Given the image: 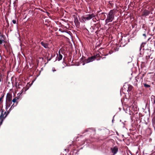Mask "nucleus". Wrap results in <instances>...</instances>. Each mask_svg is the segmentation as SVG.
I'll use <instances>...</instances> for the list:
<instances>
[{"label": "nucleus", "instance_id": "obj_1", "mask_svg": "<svg viewBox=\"0 0 155 155\" xmlns=\"http://www.w3.org/2000/svg\"><path fill=\"white\" fill-rule=\"evenodd\" d=\"M116 12L114 9L111 10L107 14V17L105 20L106 24L112 22L114 18Z\"/></svg>", "mask_w": 155, "mask_h": 155}, {"label": "nucleus", "instance_id": "obj_2", "mask_svg": "<svg viewBox=\"0 0 155 155\" xmlns=\"http://www.w3.org/2000/svg\"><path fill=\"white\" fill-rule=\"evenodd\" d=\"M133 88V87L130 85L128 84L127 85H125L124 86L123 90L125 93L126 91L129 93L130 91Z\"/></svg>", "mask_w": 155, "mask_h": 155}, {"label": "nucleus", "instance_id": "obj_3", "mask_svg": "<svg viewBox=\"0 0 155 155\" xmlns=\"http://www.w3.org/2000/svg\"><path fill=\"white\" fill-rule=\"evenodd\" d=\"M95 17V15L93 14H89L87 15L85 17H83V19L85 21L89 20Z\"/></svg>", "mask_w": 155, "mask_h": 155}, {"label": "nucleus", "instance_id": "obj_4", "mask_svg": "<svg viewBox=\"0 0 155 155\" xmlns=\"http://www.w3.org/2000/svg\"><path fill=\"white\" fill-rule=\"evenodd\" d=\"M143 54L147 59H149L151 55V51L149 50H146L143 52Z\"/></svg>", "mask_w": 155, "mask_h": 155}, {"label": "nucleus", "instance_id": "obj_5", "mask_svg": "<svg viewBox=\"0 0 155 155\" xmlns=\"http://www.w3.org/2000/svg\"><path fill=\"white\" fill-rule=\"evenodd\" d=\"M110 150L111 153H113L111 155H115L117 153L118 151V148L116 146H115L113 148H111L110 149Z\"/></svg>", "mask_w": 155, "mask_h": 155}, {"label": "nucleus", "instance_id": "obj_6", "mask_svg": "<svg viewBox=\"0 0 155 155\" xmlns=\"http://www.w3.org/2000/svg\"><path fill=\"white\" fill-rule=\"evenodd\" d=\"M96 57L95 56H92L91 57L85 59V61L86 63H88L89 62L93 61L96 58Z\"/></svg>", "mask_w": 155, "mask_h": 155}, {"label": "nucleus", "instance_id": "obj_7", "mask_svg": "<svg viewBox=\"0 0 155 155\" xmlns=\"http://www.w3.org/2000/svg\"><path fill=\"white\" fill-rule=\"evenodd\" d=\"M63 58L62 55L61 54L60 50L58 52V54H57V57L56 58V60H58V61L61 60Z\"/></svg>", "mask_w": 155, "mask_h": 155}, {"label": "nucleus", "instance_id": "obj_8", "mask_svg": "<svg viewBox=\"0 0 155 155\" xmlns=\"http://www.w3.org/2000/svg\"><path fill=\"white\" fill-rule=\"evenodd\" d=\"M150 14V11L147 10H145L143 12L142 15L147 16Z\"/></svg>", "mask_w": 155, "mask_h": 155}, {"label": "nucleus", "instance_id": "obj_9", "mask_svg": "<svg viewBox=\"0 0 155 155\" xmlns=\"http://www.w3.org/2000/svg\"><path fill=\"white\" fill-rule=\"evenodd\" d=\"M12 98V96L9 94H8L7 95L6 99L8 101H11Z\"/></svg>", "mask_w": 155, "mask_h": 155}, {"label": "nucleus", "instance_id": "obj_10", "mask_svg": "<svg viewBox=\"0 0 155 155\" xmlns=\"http://www.w3.org/2000/svg\"><path fill=\"white\" fill-rule=\"evenodd\" d=\"M41 45L43 46L45 48H48V44L47 43H45L44 41H41Z\"/></svg>", "mask_w": 155, "mask_h": 155}, {"label": "nucleus", "instance_id": "obj_11", "mask_svg": "<svg viewBox=\"0 0 155 155\" xmlns=\"http://www.w3.org/2000/svg\"><path fill=\"white\" fill-rule=\"evenodd\" d=\"M146 44V43H143L141 45L140 48V55H142V53H141V50H142V51H143L144 49V45H145Z\"/></svg>", "mask_w": 155, "mask_h": 155}, {"label": "nucleus", "instance_id": "obj_12", "mask_svg": "<svg viewBox=\"0 0 155 155\" xmlns=\"http://www.w3.org/2000/svg\"><path fill=\"white\" fill-rule=\"evenodd\" d=\"M74 22L76 25H78L79 23L78 20L77 18H75Z\"/></svg>", "mask_w": 155, "mask_h": 155}, {"label": "nucleus", "instance_id": "obj_13", "mask_svg": "<svg viewBox=\"0 0 155 155\" xmlns=\"http://www.w3.org/2000/svg\"><path fill=\"white\" fill-rule=\"evenodd\" d=\"M94 129L93 128H89L85 130V132H87L88 131L91 132V130H94Z\"/></svg>", "mask_w": 155, "mask_h": 155}, {"label": "nucleus", "instance_id": "obj_14", "mask_svg": "<svg viewBox=\"0 0 155 155\" xmlns=\"http://www.w3.org/2000/svg\"><path fill=\"white\" fill-rule=\"evenodd\" d=\"M143 85L145 87H150V86L148 84H144Z\"/></svg>", "mask_w": 155, "mask_h": 155}, {"label": "nucleus", "instance_id": "obj_15", "mask_svg": "<svg viewBox=\"0 0 155 155\" xmlns=\"http://www.w3.org/2000/svg\"><path fill=\"white\" fill-rule=\"evenodd\" d=\"M138 78L136 77L135 79V84L137 85V82H138L137 79H138Z\"/></svg>", "mask_w": 155, "mask_h": 155}, {"label": "nucleus", "instance_id": "obj_16", "mask_svg": "<svg viewBox=\"0 0 155 155\" xmlns=\"http://www.w3.org/2000/svg\"><path fill=\"white\" fill-rule=\"evenodd\" d=\"M18 98H17L16 97L15 98H14L12 101L14 102V103H15L16 102V101L17 100V99H18Z\"/></svg>", "mask_w": 155, "mask_h": 155}, {"label": "nucleus", "instance_id": "obj_17", "mask_svg": "<svg viewBox=\"0 0 155 155\" xmlns=\"http://www.w3.org/2000/svg\"><path fill=\"white\" fill-rule=\"evenodd\" d=\"M4 41V40L1 38L0 39V44H2V42Z\"/></svg>", "mask_w": 155, "mask_h": 155}, {"label": "nucleus", "instance_id": "obj_18", "mask_svg": "<svg viewBox=\"0 0 155 155\" xmlns=\"http://www.w3.org/2000/svg\"><path fill=\"white\" fill-rule=\"evenodd\" d=\"M142 28H143L144 30H146V28H145V26L144 24L143 25L142 27Z\"/></svg>", "mask_w": 155, "mask_h": 155}, {"label": "nucleus", "instance_id": "obj_19", "mask_svg": "<svg viewBox=\"0 0 155 155\" xmlns=\"http://www.w3.org/2000/svg\"><path fill=\"white\" fill-rule=\"evenodd\" d=\"M52 71L53 72H54V71H56V70L55 69V68H52Z\"/></svg>", "mask_w": 155, "mask_h": 155}, {"label": "nucleus", "instance_id": "obj_20", "mask_svg": "<svg viewBox=\"0 0 155 155\" xmlns=\"http://www.w3.org/2000/svg\"><path fill=\"white\" fill-rule=\"evenodd\" d=\"M12 22L13 24H15L16 23V21L15 20H12Z\"/></svg>", "mask_w": 155, "mask_h": 155}, {"label": "nucleus", "instance_id": "obj_21", "mask_svg": "<svg viewBox=\"0 0 155 155\" xmlns=\"http://www.w3.org/2000/svg\"><path fill=\"white\" fill-rule=\"evenodd\" d=\"M3 36L2 35L1 33L0 32V39L2 38L3 37Z\"/></svg>", "mask_w": 155, "mask_h": 155}, {"label": "nucleus", "instance_id": "obj_22", "mask_svg": "<svg viewBox=\"0 0 155 155\" xmlns=\"http://www.w3.org/2000/svg\"><path fill=\"white\" fill-rule=\"evenodd\" d=\"M15 106H14V104H13V105L12 106H11V107L10 108V109H12V108H14V107H15Z\"/></svg>", "mask_w": 155, "mask_h": 155}, {"label": "nucleus", "instance_id": "obj_23", "mask_svg": "<svg viewBox=\"0 0 155 155\" xmlns=\"http://www.w3.org/2000/svg\"><path fill=\"white\" fill-rule=\"evenodd\" d=\"M59 31L62 32H64V31H62V29L61 28L59 29Z\"/></svg>", "mask_w": 155, "mask_h": 155}, {"label": "nucleus", "instance_id": "obj_24", "mask_svg": "<svg viewBox=\"0 0 155 155\" xmlns=\"http://www.w3.org/2000/svg\"><path fill=\"white\" fill-rule=\"evenodd\" d=\"M151 39V38H149L148 39V41H151V40H150V39Z\"/></svg>", "mask_w": 155, "mask_h": 155}, {"label": "nucleus", "instance_id": "obj_25", "mask_svg": "<svg viewBox=\"0 0 155 155\" xmlns=\"http://www.w3.org/2000/svg\"><path fill=\"white\" fill-rule=\"evenodd\" d=\"M143 36H144L145 37H146V34H144L143 35Z\"/></svg>", "mask_w": 155, "mask_h": 155}, {"label": "nucleus", "instance_id": "obj_26", "mask_svg": "<svg viewBox=\"0 0 155 155\" xmlns=\"http://www.w3.org/2000/svg\"><path fill=\"white\" fill-rule=\"evenodd\" d=\"M51 59V58H50L49 59H47V60H48V62L49 61H50Z\"/></svg>", "mask_w": 155, "mask_h": 155}, {"label": "nucleus", "instance_id": "obj_27", "mask_svg": "<svg viewBox=\"0 0 155 155\" xmlns=\"http://www.w3.org/2000/svg\"><path fill=\"white\" fill-rule=\"evenodd\" d=\"M123 40H124V39L123 38H122L121 39V41H122V42H121V43L123 42Z\"/></svg>", "mask_w": 155, "mask_h": 155}, {"label": "nucleus", "instance_id": "obj_28", "mask_svg": "<svg viewBox=\"0 0 155 155\" xmlns=\"http://www.w3.org/2000/svg\"><path fill=\"white\" fill-rule=\"evenodd\" d=\"M1 97V98H0V101H1V100L2 98V97Z\"/></svg>", "mask_w": 155, "mask_h": 155}, {"label": "nucleus", "instance_id": "obj_29", "mask_svg": "<svg viewBox=\"0 0 155 155\" xmlns=\"http://www.w3.org/2000/svg\"><path fill=\"white\" fill-rule=\"evenodd\" d=\"M154 123H155V117H154Z\"/></svg>", "mask_w": 155, "mask_h": 155}, {"label": "nucleus", "instance_id": "obj_30", "mask_svg": "<svg viewBox=\"0 0 155 155\" xmlns=\"http://www.w3.org/2000/svg\"><path fill=\"white\" fill-rule=\"evenodd\" d=\"M99 55L98 54H97L96 55V56H98Z\"/></svg>", "mask_w": 155, "mask_h": 155}, {"label": "nucleus", "instance_id": "obj_31", "mask_svg": "<svg viewBox=\"0 0 155 155\" xmlns=\"http://www.w3.org/2000/svg\"><path fill=\"white\" fill-rule=\"evenodd\" d=\"M127 42H125V43L124 45H126V44H127Z\"/></svg>", "mask_w": 155, "mask_h": 155}, {"label": "nucleus", "instance_id": "obj_32", "mask_svg": "<svg viewBox=\"0 0 155 155\" xmlns=\"http://www.w3.org/2000/svg\"><path fill=\"white\" fill-rule=\"evenodd\" d=\"M154 103H155V100H154Z\"/></svg>", "mask_w": 155, "mask_h": 155}, {"label": "nucleus", "instance_id": "obj_33", "mask_svg": "<svg viewBox=\"0 0 155 155\" xmlns=\"http://www.w3.org/2000/svg\"><path fill=\"white\" fill-rule=\"evenodd\" d=\"M84 64H83V65H84Z\"/></svg>", "mask_w": 155, "mask_h": 155}, {"label": "nucleus", "instance_id": "obj_34", "mask_svg": "<svg viewBox=\"0 0 155 155\" xmlns=\"http://www.w3.org/2000/svg\"><path fill=\"white\" fill-rule=\"evenodd\" d=\"M42 58V59H43V58Z\"/></svg>", "mask_w": 155, "mask_h": 155}]
</instances>
